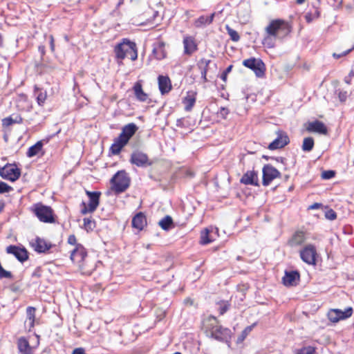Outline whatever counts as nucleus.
I'll return each mask as SVG.
<instances>
[{
  "label": "nucleus",
  "mask_w": 354,
  "mask_h": 354,
  "mask_svg": "<svg viewBox=\"0 0 354 354\" xmlns=\"http://www.w3.org/2000/svg\"><path fill=\"white\" fill-rule=\"evenodd\" d=\"M203 324L212 338L218 342H225L230 346L232 336L230 329L220 325L218 319L212 315L204 320Z\"/></svg>",
  "instance_id": "obj_1"
},
{
  "label": "nucleus",
  "mask_w": 354,
  "mask_h": 354,
  "mask_svg": "<svg viewBox=\"0 0 354 354\" xmlns=\"http://www.w3.org/2000/svg\"><path fill=\"white\" fill-rule=\"evenodd\" d=\"M138 129V127L135 123H129L124 125L118 137L114 140L113 143L111 145L110 152L113 155L119 154L122 148L128 143Z\"/></svg>",
  "instance_id": "obj_2"
},
{
  "label": "nucleus",
  "mask_w": 354,
  "mask_h": 354,
  "mask_svg": "<svg viewBox=\"0 0 354 354\" xmlns=\"http://www.w3.org/2000/svg\"><path fill=\"white\" fill-rule=\"evenodd\" d=\"M114 52L117 59L121 60L127 57L135 61L138 57L136 43L127 39H123L122 41L115 47Z\"/></svg>",
  "instance_id": "obj_3"
},
{
  "label": "nucleus",
  "mask_w": 354,
  "mask_h": 354,
  "mask_svg": "<svg viewBox=\"0 0 354 354\" xmlns=\"http://www.w3.org/2000/svg\"><path fill=\"white\" fill-rule=\"evenodd\" d=\"M266 31L268 35H270L277 38H282L290 32L289 25L281 19H276L270 21L266 27Z\"/></svg>",
  "instance_id": "obj_4"
},
{
  "label": "nucleus",
  "mask_w": 354,
  "mask_h": 354,
  "mask_svg": "<svg viewBox=\"0 0 354 354\" xmlns=\"http://www.w3.org/2000/svg\"><path fill=\"white\" fill-rule=\"evenodd\" d=\"M32 211L41 222L53 223L55 221L53 210L50 206L38 203L32 207Z\"/></svg>",
  "instance_id": "obj_5"
},
{
  "label": "nucleus",
  "mask_w": 354,
  "mask_h": 354,
  "mask_svg": "<svg viewBox=\"0 0 354 354\" xmlns=\"http://www.w3.org/2000/svg\"><path fill=\"white\" fill-rule=\"evenodd\" d=\"M112 189L118 194L124 192L130 185V178L124 170L118 171L111 178Z\"/></svg>",
  "instance_id": "obj_6"
},
{
  "label": "nucleus",
  "mask_w": 354,
  "mask_h": 354,
  "mask_svg": "<svg viewBox=\"0 0 354 354\" xmlns=\"http://www.w3.org/2000/svg\"><path fill=\"white\" fill-rule=\"evenodd\" d=\"M87 257V252L84 246L81 244H77L75 248L71 251V259L77 263L82 271V272L90 274V270H86L84 267V261Z\"/></svg>",
  "instance_id": "obj_7"
},
{
  "label": "nucleus",
  "mask_w": 354,
  "mask_h": 354,
  "mask_svg": "<svg viewBox=\"0 0 354 354\" xmlns=\"http://www.w3.org/2000/svg\"><path fill=\"white\" fill-rule=\"evenodd\" d=\"M243 65L251 69L257 77H263L265 75L266 65L260 59L252 57L243 61Z\"/></svg>",
  "instance_id": "obj_8"
},
{
  "label": "nucleus",
  "mask_w": 354,
  "mask_h": 354,
  "mask_svg": "<svg viewBox=\"0 0 354 354\" xmlns=\"http://www.w3.org/2000/svg\"><path fill=\"white\" fill-rule=\"evenodd\" d=\"M21 176V170L15 164L8 163L0 167V176L7 180L14 182Z\"/></svg>",
  "instance_id": "obj_9"
},
{
  "label": "nucleus",
  "mask_w": 354,
  "mask_h": 354,
  "mask_svg": "<svg viewBox=\"0 0 354 354\" xmlns=\"http://www.w3.org/2000/svg\"><path fill=\"white\" fill-rule=\"evenodd\" d=\"M86 195L88 196L89 202L88 205L84 202L82 203L83 207L81 209L82 214L93 212L99 205L100 192L86 191Z\"/></svg>",
  "instance_id": "obj_10"
},
{
  "label": "nucleus",
  "mask_w": 354,
  "mask_h": 354,
  "mask_svg": "<svg viewBox=\"0 0 354 354\" xmlns=\"http://www.w3.org/2000/svg\"><path fill=\"white\" fill-rule=\"evenodd\" d=\"M129 161L131 164L135 165L139 167H146L151 165L152 164L148 156L139 150L133 151L131 155Z\"/></svg>",
  "instance_id": "obj_11"
},
{
  "label": "nucleus",
  "mask_w": 354,
  "mask_h": 354,
  "mask_svg": "<svg viewBox=\"0 0 354 354\" xmlns=\"http://www.w3.org/2000/svg\"><path fill=\"white\" fill-rule=\"evenodd\" d=\"M300 257L301 260L308 265H315L317 250L315 247L312 244L306 245L300 250Z\"/></svg>",
  "instance_id": "obj_12"
},
{
  "label": "nucleus",
  "mask_w": 354,
  "mask_h": 354,
  "mask_svg": "<svg viewBox=\"0 0 354 354\" xmlns=\"http://www.w3.org/2000/svg\"><path fill=\"white\" fill-rule=\"evenodd\" d=\"M352 314L353 308L351 307H348L344 310L339 309H331L328 311L327 316L330 322L336 323L339 320L350 317Z\"/></svg>",
  "instance_id": "obj_13"
},
{
  "label": "nucleus",
  "mask_w": 354,
  "mask_h": 354,
  "mask_svg": "<svg viewBox=\"0 0 354 354\" xmlns=\"http://www.w3.org/2000/svg\"><path fill=\"white\" fill-rule=\"evenodd\" d=\"M263 185L268 186L275 178L281 176L280 172L272 165H266L263 168Z\"/></svg>",
  "instance_id": "obj_14"
},
{
  "label": "nucleus",
  "mask_w": 354,
  "mask_h": 354,
  "mask_svg": "<svg viewBox=\"0 0 354 354\" xmlns=\"http://www.w3.org/2000/svg\"><path fill=\"white\" fill-rule=\"evenodd\" d=\"M6 252L12 254L16 259L23 263L28 259V252L24 248L10 245L6 248Z\"/></svg>",
  "instance_id": "obj_15"
},
{
  "label": "nucleus",
  "mask_w": 354,
  "mask_h": 354,
  "mask_svg": "<svg viewBox=\"0 0 354 354\" xmlns=\"http://www.w3.org/2000/svg\"><path fill=\"white\" fill-rule=\"evenodd\" d=\"M277 134V137L268 146V149L270 150L281 149L287 145L290 142L286 133L279 131Z\"/></svg>",
  "instance_id": "obj_16"
},
{
  "label": "nucleus",
  "mask_w": 354,
  "mask_h": 354,
  "mask_svg": "<svg viewBox=\"0 0 354 354\" xmlns=\"http://www.w3.org/2000/svg\"><path fill=\"white\" fill-rule=\"evenodd\" d=\"M32 248L38 253H45L52 248V244L40 237H36L30 242Z\"/></svg>",
  "instance_id": "obj_17"
},
{
  "label": "nucleus",
  "mask_w": 354,
  "mask_h": 354,
  "mask_svg": "<svg viewBox=\"0 0 354 354\" xmlns=\"http://www.w3.org/2000/svg\"><path fill=\"white\" fill-rule=\"evenodd\" d=\"M300 275L298 271L293 270L286 272L283 277V283L286 286H293L297 284V281H299Z\"/></svg>",
  "instance_id": "obj_18"
},
{
  "label": "nucleus",
  "mask_w": 354,
  "mask_h": 354,
  "mask_svg": "<svg viewBox=\"0 0 354 354\" xmlns=\"http://www.w3.org/2000/svg\"><path fill=\"white\" fill-rule=\"evenodd\" d=\"M307 131L309 132H315L320 134L326 135L328 129L326 125L319 120H315L308 123Z\"/></svg>",
  "instance_id": "obj_19"
},
{
  "label": "nucleus",
  "mask_w": 354,
  "mask_h": 354,
  "mask_svg": "<svg viewBox=\"0 0 354 354\" xmlns=\"http://www.w3.org/2000/svg\"><path fill=\"white\" fill-rule=\"evenodd\" d=\"M240 182L244 185H258L257 173L252 171H248L241 177Z\"/></svg>",
  "instance_id": "obj_20"
},
{
  "label": "nucleus",
  "mask_w": 354,
  "mask_h": 354,
  "mask_svg": "<svg viewBox=\"0 0 354 354\" xmlns=\"http://www.w3.org/2000/svg\"><path fill=\"white\" fill-rule=\"evenodd\" d=\"M216 231L213 229L206 228L201 232L200 243L202 245H207L215 240Z\"/></svg>",
  "instance_id": "obj_21"
},
{
  "label": "nucleus",
  "mask_w": 354,
  "mask_h": 354,
  "mask_svg": "<svg viewBox=\"0 0 354 354\" xmlns=\"http://www.w3.org/2000/svg\"><path fill=\"white\" fill-rule=\"evenodd\" d=\"M131 223L133 227L142 230L147 225V219L142 212H138L133 217Z\"/></svg>",
  "instance_id": "obj_22"
},
{
  "label": "nucleus",
  "mask_w": 354,
  "mask_h": 354,
  "mask_svg": "<svg viewBox=\"0 0 354 354\" xmlns=\"http://www.w3.org/2000/svg\"><path fill=\"white\" fill-rule=\"evenodd\" d=\"M165 44L162 41H159L153 44V55L157 59H162L166 57V51L165 50Z\"/></svg>",
  "instance_id": "obj_23"
},
{
  "label": "nucleus",
  "mask_w": 354,
  "mask_h": 354,
  "mask_svg": "<svg viewBox=\"0 0 354 354\" xmlns=\"http://www.w3.org/2000/svg\"><path fill=\"white\" fill-rule=\"evenodd\" d=\"M158 86L162 94L169 93L171 89L169 78L167 76L160 75L158 77Z\"/></svg>",
  "instance_id": "obj_24"
},
{
  "label": "nucleus",
  "mask_w": 354,
  "mask_h": 354,
  "mask_svg": "<svg viewBox=\"0 0 354 354\" xmlns=\"http://www.w3.org/2000/svg\"><path fill=\"white\" fill-rule=\"evenodd\" d=\"M306 241L305 233L302 231L296 232L288 241V245L291 247L301 245Z\"/></svg>",
  "instance_id": "obj_25"
},
{
  "label": "nucleus",
  "mask_w": 354,
  "mask_h": 354,
  "mask_svg": "<svg viewBox=\"0 0 354 354\" xmlns=\"http://www.w3.org/2000/svg\"><path fill=\"white\" fill-rule=\"evenodd\" d=\"M133 91L136 99L140 102H146L148 99V95L144 92L140 82H136L133 86Z\"/></svg>",
  "instance_id": "obj_26"
},
{
  "label": "nucleus",
  "mask_w": 354,
  "mask_h": 354,
  "mask_svg": "<svg viewBox=\"0 0 354 354\" xmlns=\"http://www.w3.org/2000/svg\"><path fill=\"white\" fill-rule=\"evenodd\" d=\"M35 312L36 308L35 307L28 306L26 308V321L25 322L26 326L28 327V330L30 331L31 329L35 326Z\"/></svg>",
  "instance_id": "obj_27"
},
{
  "label": "nucleus",
  "mask_w": 354,
  "mask_h": 354,
  "mask_svg": "<svg viewBox=\"0 0 354 354\" xmlns=\"http://www.w3.org/2000/svg\"><path fill=\"white\" fill-rule=\"evenodd\" d=\"M184 53L186 55H191L196 50V44L191 37H186L183 39Z\"/></svg>",
  "instance_id": "obj_28"
},
{
  "label": "nucleus",
  "mask_w": 354,
  "mask_h": 354,
  "mask_svg": "<svg viewBox=\"0 0 354 354\" xmlns=\"http://www.w3.org/2000/svg\"><path fill=\"white\" fill-rule=\"evenodd\" d=\"M17 346L22 354H32V348L25 337H20L17 341Z\"/></svg>",
  "instance_id": "obj_29"
},
{
  "label": "nucleus",
  "mask_w": 354,
  "mask_h": 354,
  "mask_svg": "<svg viewBox=\"0 0 354 354\" xmlns=\"http://www.w3.org/2000/svg\"><path fill=\"white\" fill-rule=\"evenodd\" d=\"M44 143L42 140L37 142L34 145L29 147L26 152V156L28 158L34 157L38 155L43 149Z\"/></svg>",
  "instance_id": "obj_30"
},
{
  "label": "nucleus",
  "mask_w": 354,
  "mask_h": 354,
  "mask_svg": "<svg viewBox=\"0 0 354 354\" xmlns=\"http://www.w3.org/2000/svg\"><path fill=\"white\" fill-rule=\"evenodd\" d=\"M215 17V12H213L209 16H204L202 15L199 17L195 21L196 27H202L207 25H209L212 23L214 18Z\"/></svg>",
  "instance_id": "obj_31"
},
{
  "label": "nucleus",
  "mask_w": 354,
  "mask_h": 354,
  "mask_svg": "<svg viewBox=\"0 0 354 354\" xmlns=\"http://www.w3.org/2000/svg\"><path fill=\"white\" fill-rule=\"evenodd\" d=\"M211 60L207 59L205 58H202L198 63V67L201 68V77L204 80L205 82H207V73L208 71L209 64H210Z\"/></svg>",
  "instance_id": "obj_32"
},
{
  "label": "nucleus",
  "mask_w": 354,
  "mask_h": 354,
  "mask_svg": "<svg viewBox=\"0 0 354 354\" xmlns=\"http://www.w3.org/2000/svg\"><path fill=\"white\" fill-rule=\"evenodd\" d=\"M23 119L20 115H11L2 120V124L3 127H9L13 124L22 123Z\"/></svg>",
  "instance_id": "obj_33"
},
{
  "label": "nucleus",
  "mask_w": 354,
  "mask_h": 354,
  "mask_svg": "<svg viewBox=\"0 0 354 354\" xmlns=\"http://www.w3.org/2000/svg\"><path fill=\"white\" fill-rule=\"evenodd\" d=\"M35 95L37 96V102L39 106H43L47 97V93L46 91L38 88L35 86Z\"/></svg>",
  "instance_id": "obj_34"
},
{
  "label": "nucleus",
  "mask_w": 354,
  "mask_h": 354,
  "mask_svg": "<svg viewBox=\"0 0 354 354\" xmlns=\"http://www.w3.org/2000/svg\"><path fill=\"white\" fill-rule=\"evenodd\" d=\"M314 145H315V142H314V140L313 138H311V137L305 138L303 140V144H302V147H301L302 150L304 151L309 152V151H312V149H313Z\"/></svg>",
  "instance_id": "obj_35"
},
{
  "label": "nucleus",
  "mask_w": 354,
  "mask_h": 354,
  "mask_svg": "<svg viewBox=\"0 0 354 354\" xmlns=\"http://www.w3.org/2000/svg\"><path fill=\"white\" fill-rule=\"evenodd\" d=\"M158 224L162 230H169L173 224V220L170 216H166L159 221Z\"/></svg>",
  "instance_id": "obj_36"
},
{
  "label": "nucleus",
  "mask_w": 354,
  "mask_h": 354,
  "mask_svg": "<svg viewBox=\"0 0 354 354\" xmlns=\"http://www.w3.org/2000/svg\"><path fill=\"white\" fill-rule=\"evenodd\" d=\"M255 326V324H253L250 326H247L241 333V335L239 336L236 343L241 344L242 343L244 339L246 338V337L249 335V333L252 330L254 326Z\"/></svg>",
  "instance_id": "obj_37"
},
{
  "label": "nucleus",
  "mask_w": 354,
  "mask_h": 354,
  "mask_svg": "<svg viewBox=\"0 0 354 354\" xmlns=\"http://www.w3.org/2000/svg\"><path fill=\"white\" fill-rule=\"evenodd\" d=\"M196 102V99L193 96H187L185 98L184 103L185 104V109L187 111L192 110Z\"/></svg>",
  "instance_id": "obj_38"
},
{
  "label": "nucleus",
  "mask_w": 354,
  "mask_h": 354,
  "mask_svg": "<svg viewBox=\"0 0 354 354\" xmlns=\"http://www.w3.org/2000/svg\"><path fill=\"white\" fill-rule=\"evenodd\" d=\"M277 37L268 35L263 41V44L267 48H272L274 46V41Z\"/></svg>",
  "instance_id": "obj_39"
},
{
  "label": "nucleus",
  "mask_w": 354,
  "mask_h": 354,
  "mask_svg": "<svg viewBox=\"0 0 354 354\" xmlns=\"http://www.w3.org/2000/svg\"><path fill=\"white\" fill-rule=\"evenodd\" d=\"M84 227L87 232L92 231L95 227V223L91 218H84Z\"/></svg>",
  "instance_id": "obj_40"
},
{
  "label": "nucleus",
  "mask_w": 354,
  "mask_h": 354,
  "mask_svg": "<svg viewBox=\"0 0 354 354\" xmlns=\"http://www.w3.org/2000/svg\"><path fill=\"white\" fill-rule=\"evenodd\" d=\"M227 34L233 41H238L240 39L239 33L234 29L231 28L228 25L225 27Z\"/></svg>",
  "instance_id": "obj_41"
},
{
  "label": "nucleus",
  "mask_w": 354,
  "mask_h": 354,
  "mask_svg": "<svg viewBox=\"0 0 354 354\" xmlns=\"http://www.w3.org/2000/svg\"><path fill=\"white\" fill-rule=\"evenodd\" d=\"M315 348L313 346H306L297 351L296 354H315Z\"/></svg>",
  "instance_id": "obj_42"
},
{
  "label": "nucleus",
  "mask_w": 354,
  "mask_h": 354,
  "mask_svg": "<svg viewBox=\"0 0 354 354\" xmlns=\"http://www.w3.org/2000/svg\"><path fill=\"white\" fill-rule=\"evenodd\" d=\"M12 187L7 183L0 181V194L8 193L12 190Z\"/></svg>",
  "instance_id": "obj_43"
},
{
  "label": "nucleus",
  "mask_w": 354,
  "mask_h": 354,
  "mask_svg": "<svg viewBox=\"0 0 354 354\" xmlns=\"http://www.w3.org/2000/svg\"><path fill=\"white\" fill-rule=\"evenodd\" d=\"M335 175V172L333 170L324 171L322 173V178L323 179L328 180L333 178Z\"/></svg>",
  "instance_id": "obj_44"
},
{
  "label": "nucleus",
  "mask_w": 354,
  "mask_h": 354,
  "mask_svg": "<svg viewBox=\"0 0 354 354\" xmlns=\"http://www.w3.org/2000/svg\"><path fill=\"white\" fill-rule=\"evenodd\" d=\"M325 216L327 219L330 221L335 220L337 217L336 212L332 209L327 210L325 212Z\"/></svg>",
  "instance_id": "obj_45"
},
{
  "label": "nucleus",
  "mask_w": 354,
  "mask_h": 354,
  "mask_svg": "<svg viewBox=\"0 0 354 354\" xmlns=\"http://www.w3.org/2000/svg\"><path fill=\"white\" fill-rule=\"evenodd\" d=\"M229 304L227 302H222L219 304L218 311L220 315H223L225 313H226L229 308Z\"/></svg>",
  "instance_id": "obj_46"
},
{
  "label": "nucleus",
  "mask_w": 354,
  "mask_h": 354,
  "mask_svg": "<svg viewBox=\"0 0 354 354\" xmlns=\"http://www.w3.org/2000/svg\"><path fill=\"white\" fill-rule=\"evenodd\" d=\"M187 122V121L185 118H179L176 120V126L180 128L186 127Z\"/></svg>",
  "instance_id": "obj_47"
},
{
  "label": "nucleus",
  "mask_w": 354,
  "mask_h": 354,
  "mask_svg": "<svg viewBox=\"0 0 354 354\" xmlns=\"http://www.w3.org/2000/svg\"><path fill=\"white\" fill-rule=\"evenodd\" d=\"M233 66L232 65H230L224 71L223 73H222L221 76V78L225 82L226 80H227V74L231 72L232 71V68Z\"/></svg>",
  "instance_id": "obj_48"
},
{
  "label": "nucleus",
  "mask_w": 354,
  "mask_h": 354,
  "mask_svg": "<svg viewBox=\"0 0 354 354\" xmlns=\"http://www.w3.org/2000/svg\"><path fill=\"white\" fill-rule=\"evenodd\" d=\"M353 50V48H350V49H348L344 52H342V53H334L333 54V56L336 58V59H338V58H340L343 56H346V55H348L351 50Z\"/></svg>",
  "instance_id": "obj_49"
},
{
  "label": "nucleus",
  "mask_w": 354,
  "mask_h": 354,
  "mask_svg": "<svg viewBox=\"0 0 354 354\" xmlns=\"http://www.w3.org/2000/svg\"><path fill=\"white\" fill-rule=\"evenodd\" d=\"M68 243L73 245H77L78 243H77V239L74 234H71L68 238Z\"/></svg>",
  "instance_id": "obj_50"
},
{
  "label": "nucleus",
  "mask_w": 354,
  "mask_h": 354,
  "mask_svg": "<svg viewBox=\"0 0 354 354\" xmlns=\"http://www.w3.org/2000/svg\"><path fill=\"white\" fill-rule=\"evenodd\" d=\"M50 47L52 52L55 50L54 38L53 35H50Z\"/></svg>",
  "instance_id": "obj_51"
},
{
  "label": "nucleus",
  "mask_w": 354,
  "mask_h": 354,
  "mask_svg": "<svg viewBox=\"0 0 354 354\" xmlns=\"http://www.w3.org/2000/svg\"><path fill=\"white\" fill-rule=\"evenodd\" d=\"M73 354H86V353H85L84 350L82 348H77L73 351Z\"/></svg>",
  "instance_id": "obj_52"
},
{
  "label": "nucleus",
  "mask_w": 354,
  "mask_h": 354,
  "mask_svg": "<svg viewBox=\"0 0 354 354\" xmlns=\"http://www.w3.org/2000/svg\"><path fill=\"white\" fill-rule=\"evenodd\" d=\"M221 114L223 116H225L226 115L228 114V109H226V108H224V107H222L221 109V111H220Z\"/></svg>",
  "instance_id": "obj_53"
},
{
  "label": "nucleus",
  "mask_w": 354,
  "mask_h": 354,
  "mask_svg": "<svg viewBox=\"0 0 354 354\" xmlns=\"http://www.w3.org/2000/svg\"><path fill=\"white\" fill-rule=\"evenodd\" d=\"M39 51L41 53V55L45 53V47L44 46H39Z\"/></svg>",
  "instance_id": "obj_54"
},
{
  "label": "nucleus",
  "mask_w": 354,
  "mask_h": 354,
  "mask_svg": "<svg viewBox=\"0 0 354 354\" xmlns=\"http://www.w3.org/2000/svg\"><path fill=\"white\" fill-rule=\"evenodd\" d=\"M319 206V203H315L310 206L311 209H316Z\"/></svg>",
  "instance_id": "obj_55"
},
{
  "label": "nucleus",
  "mask_w": 354,
  "mask_h": 354,
  "mask_svg": "<svg viewBox=\"0 0 354 354\" xmlns=\"http://www.w3.org/2000/svg\"><path fill=\"white\" fill-rule=\"evenodd\" d=\"M339 98H340V100H341L342 101H343V100H344V99H345V95H342V94L340 93V95H339Z\"/></svg>",
  "instance_id": "obj_56"
},
{
  "label": "nucleus",
  "mask_w": 354,
  "mask_h": 354,
  "mask_svg": "<svg viewBox=\"0 0 354 354\" xmlns=\"http://www.w3.org/2000/svg\"><path fill=\"white\" fill-rule=\"evenodd\" d=\"M304 1L305 0H297V3L298 4H302Z\"/></svg>",
  "instance_id": "obj_57"
},
{
  "label": "nucleus",
  "mask_w": 354,
  "mask_h": 354,
  "mask_svg": "<svg viewBox=\"0 0 354 354\" xmlns=\"http://www.w3.org/2000/svg\"><path fill=\"white\" fill-rule=\"evenodd\" d=\"M306 20H307V21H308V22H310V21H311L310 17V16H308V15H306Z\"/></svg>",
  "instance_id": "obj_58"
},
{
  "label": "nucleus",
  "mask_w": 354,
  "mask_h": 354,
  "mask_svg": "<svg viewBox=\"0 0 354 354\" xmlns=\"http://www.w3.org/2000/svg\"><path fill=\"white\" fill-rule=\"evenodd\" d=\"M3 205H0V212L3 210Z\"/></svg>",
  "instance_id": "obj_59"
},
{
  "label": "nucleus",
  "mask_w": 354,
  "mask_h": 354,
  "mask_svg": "<svg viewBox=\"0 0 354 354\" xmlns=\"http://www.w3.org/2000/svg\"><path fill=\"white\" fill-rule=\"evenodd\" d=\"M263 158H265V159H266V160H268V156H263Z\"/></svg>",
  "instance_id": "obj_60"
},
{
  "label": "nucleus",
  "mask_w": 354,
  "mask_h": 354,
  "mask_svg": "<svg viewBox=\"0 0 354 354\" xmlns=\"http://www.w3.org/2000/svg\"><path fill=\"white\" fill-rule=\"evenodd\" d=\"M350 75H353V73L351 72Z\"/></svg>",
  "instance_id": "obj_61"
},
{
  "label": "nucleus",
  "mask_w": 354,
  "mask_h": 354,
  "mask_svg": "<svg viewBox=\"0 0 354 354\" xmlns=\"http://www.w3.org/2000/svg\"><path fill=\"white\" fill-rule=\"evenodd\" d=\"M346 83H349L348 80H346Z\"/></svg>",
  "instance_id": "obj_62"
},
{
  "label": "nucleus",
  "mask_w": 354,
  "mask_h": 354,
  "mask_svg": "<svg viewBox=\"0 0 354 354\" xmlns=\"http://www.w3.org/2000/svg\"><path fill=\"white\" fill-rule=\"evenodd\" d=\"M346 83H349L348 80H346Z\"/></svg>",
  "instance_id": "obj_63"
}]
</instances>
